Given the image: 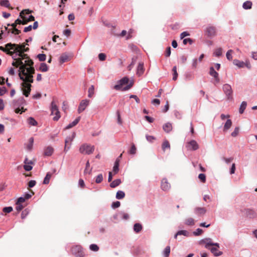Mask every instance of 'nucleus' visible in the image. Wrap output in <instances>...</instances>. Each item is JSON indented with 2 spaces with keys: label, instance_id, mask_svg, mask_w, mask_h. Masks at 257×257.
<instances>
[{
  "label": "nucleus",
  "instance_id": "f257e3e1",
  "mask_svg": "<svg viewBox=\"0 0 257 257\" xmlns=\"http://www.w3.org/2000/svg\"><path fill=\"white\" fill-rule=\"evenodd\" d=\"M29 50L28 48H25V45L16 44L14 48V59L12 64L16 67H19V76L22 83L23 91L24 95L28 97L31 91V83L33 82V74L35 73V69L33 67V61L24 54L25 52Z\"/></svg>",
  "mask_w": 257,
  "mask_h": 257
},
{
  "label": "nucleus",
  "instance_id": "f03ea898",
  "mask_svg": "<svg viewBox=\"0 0 257 257\" xmlns=\"http://www.w3.org/2000/svg\"><path fill=\"white\" fill-rule=\"evenodd\" d=\"M129 79L124 77L117 81V84L113 86V88L118 91H126L129 90L133 86V83L128 84Z\"/></svg>",
  "mask_w": 257,
  "mask_h": 257
},
{
  "label": "nucleus",
  "instance_id": "7ed1b4c3",
  "mask_svg": "<svg viewBox=\"0 0 257 257\" xmlns=\"http://www.w3.org/2000/svg\"><path fill=\"white\" fill-rule=\"evenodd\" d=\"M26 103V101L23 97H20L17 100H13L12 102L13 106L15 109V112L17 113H22L25 112L26 109H24L23 105Z\"/></svg>",
  "mask_w": 257,
  "mask_h": 257
},
{
  "label": "nucleus",
  "instance_id": "20e7f679",
  "mask_svg": "<svg viewBox=\"0 0 257 257\" xmlns=\"http://www.w3.org/2000/svg\"><path fill=\"white\" fill-rule=\"evenodd\" d=\"M95 149L94 146L88 144H83L79 148V152L82 154L90 155Z\"/></svg>",
  "mask_w": 257,
  "mask_h": 257
},
{
  "label": "nucleus",
  "instance_id": "39448f33",
  "mask_svg": "<svg viewBox=\"0 0 257 257\" xmlns=\"http://www.w3.org/2000/svg\"><path fill=\"white\" fill-rule=\"evenodd\" d=\"M51 115H55V116L53 117V119L54 121L58 120L61 117L60 111H59L57 105L53 101L51 102Z\"/></svg>",
  "mask_w": 257,
  "mask_h": 257
},
{
  "label": "nucleus",
  "instance_id": "423d86ee",
  "mask_svg": "<svg viewBox=\"0 0 257 257\" xmlns=\"http://www.w3.org/2000/svg\"><path fill=\"white\" fill-rule=\"evenodd\" d=\"M15 46H16L15 44L8 43L5 45V48L1 46L0 50L13 57V56H14Z\"/></svg>",
  "mask_w": 257,
  "mask_h": 257
},
{
  "label": "nucleus",
  "instance_id": "0eeeda50",
  "mask_svg": "<svg viewBox=\"0 0 257 257\" xmlns=\"http://www.w3.org/2000/svg\"><path fill=\"white\" fill-rule=\"evenodd\" d=\"M200 244H205V247L207 249L210 248V246H215L217 247H219V244L218 243H213L212 240L210 238H205L202 239L199 241Z\"/></svg>",
  "mask_w": 257,
  "mask_h": 257
},
{
  "label": "nucleus",
  "instance_id": "6e6552de",
  "mask_svg": "<svg viewBox=\"0 0 257 257\" xmlns=\"http://www.w3.org/2000/svg\"><path fill=\"white\" fill-rule=\"evenodd\" d=\"M222 89L224 93H225L227 99L232 100V90L230 85L228 84H225L222 86Z\"/></svg>",
  "mask_w": 257,
  "mask_h": 257
},
{
  "label": "nucleus",
  "instance_id": "1a4fd4ad",
  "mask_svg": "<svg viewBox=\"0 0 257 257\" xmlns=\"http://www.w3.org/2000/svg\"><path fill=\"white\" fill-rule=\"evenodd\" d=\"M71 251L73 254L78 257H82L84 255L82 247L80 245H75L72 247Z\"/></svg>",
  "mask_w": 257,
  "mask_h": 257
},
{
  "label": "nucleus",
  "instance_id": "9d476101",
  "mask_svg": "<svg viewBox=\"0 0 257 257\" xmlns=\"http://www.w3.org/2000/svg\"><path fill=\"white\" fill-rule=\"evenodd\" d=\"M75 135H76L75 133L73 132L71 136H67L66 137V138L65 139V147H64V151L66 153L68 151V150L70 149V147H68V148H67V145L68 143H70V145H71V142L73 141V139L75 137Z\"/></svg>",
  "mask_w": 257,
  "mask_h": 257
},
{
  "label": "nucleus",
  "instance_id": "9b49d317",
  "mask_svg": "<svg viewBox=\"0 0 257 257\" xmlns=\"http://www.w3.org/2000/svg\"><path fill=\"white\" fill-rule=\"evenodd\" d=\"M209 74L214 78V84L218 83L220 81L219 74L214 70L213 67H210L209 69Z\"/></svg>",
  "mask_w": 257,
  "mask_h": 257
},
{
  "label": "nucleus",
  "instance_id": "f8f14e48",
  "mask_svg": "<svg viewBox=\"0 0 257 257\" xmlns=\"http://www.w3.org/2000/svg\"><path fill=\"white\" fill-rule=\"evenodd\" d=\"M186 148L188 150L195 151L199 148V146L196 141L191 140L187 143Z\"/></svg>",
  "mask_w": 257,
  "mask_h": 257
},
{
  "label": "nucleus",
  "instance_id": "ddd939ff",
  "mask_svg": "<svg viewBox=\"0 0 257 257\" xmlns=\"http://www.w3.org/2000/svg\"><path fill=\"white\" fill-rule=\"evenodd\" d=\"M89 100L88 99H83L82 100L78 106V113H81L83 111L86 107L89 105Z\"/></svg>",
  "mask_w": 257,
  "mask_h": 257
},
{
  "label": "nucleus",
  "instance_id": "4468645a",
  "mask_svg": "<svg viewBox=\"0 0 257 257\" xmlns=\"http://www.w3.org/2000/svg\"><path fill=\"white\" fill-rule=\"evenodd\" d=\"M206 32L209 37H214L216 35V28L212 26H209L206 28Z\"/></svg>",
  "mask_w": 257,
  "mask_h": 257
},
{
  "label": "nucleus",
  "instance_id": "2eb2a0df",
  "mask_svg": "<svg viewBox=\"0 0 257 257\" xmlns=\"http://www.w3.org/2000/svg\"><path fill=\"white\" fill-rule=\"evenodd\" d=\"M161 189L165 191H167L170 189L171 185L170 183L168 182L166 178H164L162 179L161 182Z\"/></svg>",
  "mask_w": 257,
  "mask_h": 257
},
{
  "label": "nucleus",
  "instance_id": "dca6fc26",
  "mask_svg": "<svg viewBox=\"0 0 257 257\" xmlns=\"http://www.w3.org/2000/svg\"><path fill=\"white\" fill-rule=\"evenodd\" d=\"M24 168L26 171H30L32 169L33 167L32 165L33 164L32 161L29 160L27 158H26L24 160Z\"/></svg>",
  "mask_w": 257,
  "mask_h": 257
},
{
  "label": "nucleus",
  "instance_id": "f3484780",
  "mask_svg": "<svg viewBox=\"0 0 257 257\" xmlns=\"http://www.w3.org/2000/svg\"><path fill=\"white\" fill-rule=\"evenodd\" d=\"M194 213L198 216H202L205 214L206 210L204 207H195L194 209Z\"/></svg>",
  "mask_w": 257,
  "mask_h": 257
},
{
  "label": "nucleus",
  "instance_id": "a211bd4d",
  "mask_svg": "<svg viewBox=\"0 0 257 257\" xmlns=\"http://www.w3.org/2000/svg\"><path fill=\"white\" fill-rule=\"evenodd\" d=\"M54 152V149L52 147L48 146L44 150V155L46 156H50L52 155Z\"/></svg>",
  "mask_w": 257,
  "mask_h": 257
},
{
  "label": "nucleus",
  "instance_id": "6ab92c4d",
  "mask_svg": "<svg viewBox=\"0 0 257 257\" xmlns=\"http://www.w3.org/2000/svg\"><path fill=\"white\" fill-rule=\"evenodd\" d=\"M218 247H212L211 248H209V249L210 250L211 252L216 256L221 255L222 254V252L219 251L218 250Z\"/></svg>",
  "mask_w": 257,
  "mask_h": 257
},
{
  "label": "nucleus",
  "instance_id": "aec40b11",
  "mask_svg": "<svg viewBox=\"0 0 257 257\" xmlns=\"http://www.w3.org/2000/svg\"><path fill=\"white\" fill-rule=\"evenodd\" d=\"M80 117L79 116L76 118L74 121L70 123L68 125H67L65 127L66 129H69L74 126H75L80 121Z\"/></svg>",
  "mask_w": 257,
  "mask_h": 257
},
{
  "label": "nucleus",
  "instance_id": "412c9836",
  "mask_svg": "<svg viewBox=\"0 0 257 257\" xmlns=\"http://www.w3.org/2000/svg\"><path fill=\"white\" fill-rule=\"evenodd\" d=\"M163 130L166 133H169L172 130V124L170 122L166 123L163 126Z\"/></svg>",
  "mask_w": 257,
  "mask_h": 257
},
{
  "label": "nucleus",
  "instance_id": "4be33fe9",
  "mask_svg": "<svg viewBox=\"0 0 257 257\" xmlns=\"http://www.w3.org/2000/svg\"><path fill=\"white\" fill-rule=\"evenodd\" d=\"M252 2L250 1H247L244 2L242 4V8L244 10H249L252 7Z\"/></svg>",
  "mask_w": 257,
  "mask_h": 257
},
{
  "label": "nucleus",
  "instance_id": "5701e85b",
  "mask_svg": "<svg viewBox=\"0 0 257 257\" xmlns=\"http://www.w3.org/2000/svg\"><path fill=\"white\" fill-rule=\"evenodd\" d=\"M69 57L66 54H63L59 58V62L61 64H63L69 60Z\"/></svg>",
  "mask_w": 257,
  "mask_h": 257
},
{
  "label": "nucleus",
  "instance_id": "b1692460",
  "mask_svg": "<svg viewBox=\"0 0 257 257\" xmlns=\"http://www.w3.org/2000/svg\"><path fill=\"white\" fill-rule=\"evenodd\" d=\"M144 72V64H143V63H139V64L138 66L137 74L139 76H141V75H142L143 74Z\"/></svg>",
  "mask_w": 257,
  "mask_h": 257
},
{
  "label": "nucleus",
  "instance_id": "393cba45",
  "mask_svg": "<svg viewBox=\"0 0 257 257\" xmlns=\"http://www.w3.org/2000/svg\"><path fill=\"white\" fill-rule=\"evenodd\" d=\"M231 125H232V121H231V119H228L224 124V125L223 127V131L226 132L227 130H228L230 128Z\"/></svg>",
  "mask_w": 257,
  "mask_h": 257
},
{
  "label": "nucleus",
  "instance_id": "a878e982",
  "mask_svg": "<svg viewBox=\"0 0 257 257\" xmlns=\"http://www.w3.org/2000/svg\"><path fill=\"white\" fill-rule=\"evenodd\" d=\"M121 181L120 179H117L113 180L110 184V186L111 188H114L116 187L119 185L121 183Z\"/></svg>",
  "mask_w": 257,
  "mask_h": 257
},
{
  "label": "nucleus",
  "instance_id": "bb28decb",
  "mask_svg": "<svg viewBox=\"0 0 257 257\" xmlns=\"http://www.w3.org/2000/svg\"><path fill=\"white\" fill-rule=\"evenodd\" d=\"M233 63L234 65L237 66L239 68H243L244 67V62L237 59H234Z\"/></svg>",
  "mask_w": 257,
  "mask_h": 257
},
{
  "label": "nucleus",
  "instance_id": "cd10ccee",
  "mask_svg": "<svg viewBox=\"0 0 257 257\" xmlns=\"http://www.w3.org/2000/svg\"><path fill=\"white\" fill-rule=\"evenodd\" d=\"M183 235L185 236H188L189 235V233L188 231L185 230H182L178 231L177 233L175 235V238H176L178 235Z\"/></svg>",
  "mask_w": 257,
  "mask_h": 257
},
{
  "label": "nucleus",
  "instance_id": "c85d7f7f",
  "mask_svg": "<svg viewBox=\"0 0 257 257\" xmlns=\"http://www.w3.org/2000/svg\"><path fill=\"white\" fill-rule=\"evenodd\" d=\"M142 229V225L138 223H135L134 225V230L136 233H139Z\"/></svg>",
  "mask_w": 257,
  "mask_h": 257
},
{
  "label": "nucleus",
  "instance_id": "c756f323",
  "mask_svg": "<svg viewBox=\"0 0 257 257\" xmlns=\"http://www.w3.org/2000/svg\"><path fill=\"white\" fill-rule=\"evenodd\" d=\"M125 196V193L123 191L119 190L116 192V198L117 199H123Z\"/></svg>",
  "mask_w": 257,
  "mask_h": 257
},
{
  "label": "nucleus",
  "instance_id": "7c9ffc66",
  "mask_svg": "<svg viewBox=\"0 0 257 257\" xmlns=\"http://www.w3.org/2000/svg\"><path fill=\"white\" fill-rule=\"evenodd\" d=\"M247 103L245 101H242L240 105L239 112L240 113H242L246 108Z\"/></svg>",
  "mask_w": 257,
  "mask_h": 257
},
{
  "label": "nucleus",
  "instance_id": "2f4dec72",
  "mask_svg": "<svg viewBox=\"0 0 257 257\" xmlns=\"http://www.w3.org/2000/svg\"><path fill=\"white\" fill-rule=\"evenodd\" d=\"M28 123L32 126H36L37 125V122L36 120L32 117H30L27 119Z\"/></svg>",
  "mask_w": 257,
  "mask_h": 257
},
{
  "label": "nucleus",
  "instance_id": "473e14b6",
  "mask_svg": "<svg viewBox=\"0 0 257 257\" xmlns=\"http://www.w3.org/2000/svg\"><path fill=\"white\" fill-rule=\"evenodd\" d=\"M39 69L42 72H47L48 70V66L46 63H42L40 65Z\"/></svg>",
  "mask_w": 257,
  "mask_h": 257
},
{
  "label": "nucleus",
  "instance_id": "72a5a7b5",
  "mask_svg": "<svg viewBox=\"0 0 257 257\" xmlns=\"http://www.w3.org/2000/svg\"><path fill=\"white\" fill-rule=\"evenodd\" d=\"M170 253V247L167 246L165 247L164 250L163 252V255L164 257H169Z\"/></svg>",
  "mask_w": 257,
  "mask_h": 257
},
{
  "label": "nucleus",
  "instance_id": "f704fd0d",
  "mask_svg": "<svg viewBox=\"0 0 257 257\" xmlns=\"http://www.w3.org/2000/svg\"><path fill=\"white\" fill-rule=\"evenodd\" d=\"M0 5L6 8H9L10 6V4L8 0H1Z\"/></svg>",
  "mask_w": 257,
  "mask_h": 257
},
{
  "label": "nucleus",
  "instance_id": "c9c22d12",
  "mask_svg": "<svg viewBox=\"0 0 257 257\" xmlns=\"http://www.w3.org/2000/svg\"><path fill=\"white\" fill-rule=\"evenodd\" d=\"M185 224L187 225H193L194 224V220L191 217L188 218L185 220Z\"/></svg>",
  "mask_w": 257,
  "mask_h": 257
},
{
  "label": "nucleus",
  "instance_id": "e433bc0d",
  "mask_svg": "<svg viewBox=\"0 0 257 257\" xmlns=\"http://www.w3.org/2000/svg\"><path fill=\"white\" fill-rule=\"evenodd\" d=\"M90 164L89 161H88L86 163V167L84 171V174L88 173V174H90L92 171L91 169H89Z\"/></svg>",
  "mask_w": 257,
  "mask_h": 257
},
{
  "label": "nucleus",
  "instance_id": "4c0bfd02",
  "mask_svg": "<svg viewBox=\"0 0 257 257\" xmlns=\"http://www.w3.org/2000/svg\"><path fill=\"white\" fill-rule=\"evenodd\" d=\"M34 143V139L33 138L31 137L29 140V144L27 146V149L28 150H31L33 147Z\"/></svg>",
  "mask_w": 257,
  "mask_h": 257
},
{
  "label": "nucleus",
  "instance_id": "58836bf2",
  "mask_svg": "<svg viewBox=\"0 0 257 257\" xmlns=\"http://www.w3.org/2000/svg\"><path fill=\"white\" fill-rule=\"evenodd\" d=\"M94 87L93 85H91L88 89V96L90 98L92 97L93 95L94 94Z\"/></svg>",
  "mask_w": 257,
  "mask_h": 257
},
{
  "label": "nucleus",
  "instance_id": "ea45409f",
  "mask_svg": "<svg viewBox=\"0 0 257 257\" xmlns=\"http://www.w3.org/2000/svg\"><path fill=\"white\" fill-rule=\"evenodd\" d=\"M170 145L169 142L167 140L165 141L162 144L163 150L164 151H165L166 149H167V148L170 149Z\"/></svg>",
  "mask_w": 257,
  "mask_h": 257
},
{
  "label": "nucleus",
  "instance_id": "a19ab883",
  "mask_svg": "<svg viewBox=\"0 0 257 257\" xmlns=\"http://www.w3.org/2000/svg\"><path fill=\"white\" fill-rule=\"evenodd\" d=\"M173 71V80H176L177 79L178 73L177 72V67L174 66L172 69Z\"/></svg>",
  "mask_w": 257,
  "mask_h": 257
},
{
  "label": "nucleus",
  "instance_id": "79ce46f5",
  "mask_svg": "<svg viewBox=\"0 0 257 257\" xmlns=\"http://www.w3.org/2000/svg\"><path fill=\"white\" fill-rule=\"evenodd\" d=\"M222 49L221 48L216 49L214 52L213 54L216 57H219L222 55Z\"/></svg>",
  "mask_w": 257,
  "mask_h": 257
},
{
  "label": "nucleus",
  "instance_id": "37998d69",
  "mask_svg": "<svg viewBox=\"0 0 257 257\" xmlns=\"http://www.w3.org/2000/svg\"><path fill=\"white\" fill-rule=\"evenodd\" d=\"M118 167H119V162H118V161L116 160L115 162L114 166L113 167V171L114 172L115 174L117 173L118 170H119Z\"/></svg>",
  "mask_w": 257,
  "mask_h": 257
},
{
  "label": "nucleus",
  "instance_id": "c03bdc74",
  "mask_svg": "<svg viewBox=\"0 0 257 257\" xmlns=\"http://www.w3.org/2000/svg\"><path fill=\"white\" fill-rule=\"evenodd\" d=\"M233 53V50H229L226 54V58L228 60H231L232 59V54Z\"/></svg>",
  "mask_w": 257,
  "mask_h": 257
},
{
  "label": "nucleus",
  "instance_id": "a18cd8bd",
  "mask_svg": "<svg viewBox=\"0 0 257 257\" xmlns=\"http://www.w3.org/2000/svg\"><path fill=\"white\" fill-rule=\"evenodd\" d=\"M51 174H50L49 173H47L44 179L43 183L44 184H48L49 183V181L51 178Z\"/></svg>",
  "mask_w": 257,
  "mask_h": 257
},
{
  "label": "nucleus",
  "instance_id": "49530a36",
  "mask_svg": "<svg viewBox=\"0 0 257 257\" xmlns=\"http://www.w3.org/2000/svg\"><path fill=\"white\" fill-rule=\"evenodd\" d=\"M103 176L102 174H100L98 175L95 178V182L96 183H101L103 180Z\"/></svg>",
  "mask_w": 257,
  "mask_h": 257
},
{
  "label": "nucleus",
  "instance_id": "de8ad7c7",
  "mask_svg": "<svg viewBox=\"0 0 257 257\" xmlns=\"http://www.w3.org/2000/svg\"><path fill=\"white\" fill-rule=\"evenodd\" d=\"M136 147L134 144H133L131 149L128 151V153L131 155H135L136 153Z\"/></svg>",
  "mask_w": 257,
  "mask_h": 257
},
{
  "label": "nucleus",
  "instance_id": "09e8293b",
  "mask_svg": "<svg viewBox=\"0 0 257 257\" xmlns=\"http://www.w3.org/2000/svg\"><path fill=\"white\" fill-rule=\"evenodd\" d=\"M89 248L90 250L94 251H97L99 250V247L97 245L95 244H91L89 246Z\"/></svg>",
  "mask_w": 257,
  "mask_h": 257
},
{
  "label": "nucleus",
  "instance_id": "8fccbe9b",
  "mask_svg": "<svg viewBox=\"0 0 257 257\" xmlns=\"http://www.w3.org/2000/svg\"><path fill=\"white\" fill-rule=\"evenodd\" d=\"M37 57L40 61H44L46 59V56L44 54H40L38 55Z\"/></svg>",
  "mask_w": 257,
  "mask_h": 257
},
{
  "label": "nucleus",
  "instance_id": "3c124183",
  "mask_svg": "<svg viewBox=\"0 0 257 257\" xmlns=\"http://www.w3.org/2000/svg\"><path fill=\"white\" fill-rule=\"evenodd\" d=\"M239 128L238 127H236L235 128H234V130L233 131V132H232L231 135L232 137H236L238 133H239Z\"/></svg>",
  "mask_w": 257,
  "mask_h": 257
},
{
  "label": "nucleus",
  "instance_id": "603ef678",
  "mask_svg": "<svg viewBox=\"0 0 257 257\" xmlns=\"http://www.w3.org/2000/svg\"><path fill=\"white\" fill-rule=\"evenodd\" d=\"M199 179L202 182L205 183L206 181V176L204 174H200L198 176Z\"/></svg>",
  "mask_w": 257,
  "mask_h": 257
},
{
  "label": "nucleus",
  "instance_id": "864d4df0",
  "mask_svg": "<svg viewBox=\"0 0 257 257\" xmlns=\"http://www.w3.org/2000/svg\"><path fill=\"white\" fill-rule=\"evenodd\" d=\"M120 203L119 201H115V202H113L112 204H111V207L112 208H118L120 206Z\"/></svg>",
  "mask_w": 257,
  "mask_h": 257
},
{
  "label": "nucleus",
  "instance_id": "5fc2aeb1",
  "mask_svg": "<svg viewBox=\"0 0 257 257\" xmlns=\"http://www.w3.org/2000/svg\"><path fill=\"white\" fill-rule=\"evenodd\" d=\"M203 232V230L200 228H197L195 231L193 232V234L195 236H198L201 234Z\"/></svg>",
  "mask_w": 257,
  "mask_h": 257
},
{
  "label": "nucleus",
  "instance_id": "6e6d98bb",
  "mask_svg": "<svg viewBox=\"0 0 257 257\" xmlns=\"http://www.w3.org/2000/svg\"><path fill=\"white\" fill-rule=\"evenodd\" d=\"M146 138L147 140L150 143H152L155 140V138L154 137L148 135L146 136Z\"/></svg>",
  "mask_w": 257,
  "mask_h": 257
},
{
  "label": "nucleus",
  "instance_id": "4d7b16f0",
  "mask_svg": "<svg viewBox=\"0 0 257 257\" xmlns=\"http://www.w3.org/2000/svg\"><path fill=\"white\" fill-rule=\"evenodd\" d=\"M24 206L23 205H22V204L18 203L17 202L16 203V209L18 211L22 210L24 208Z\"/></svg>",
  "mask_w": 257,
  "mask_h": 257
},
{
  "label": "nucleus",
  "instance_id": "13d9d810",
  "mask_svg": "<svg viewBox=\"0 0 257 257\" xmlns=\"http://www.w3.org/2000/svg\"><path fill=\"white\" fill-rule=\"evenodd\" d=\"M13 210V208L11 206L4 207L3 211L5 213H10Z\"/></svg>",
  "mask_w": 257,
  "mask_h": 257
},
{
  "label": "nucleus",
  "instance_id": "bf43d9fd",
  "mask_svg": "<svg viewBox=\"0 0 257 257\" xmlns=\"http://www.w3.org/2000/svg\"><path fill=\"white\" fill-rule=\"evenodd\" d=\"M116 115L117 117V123L120 125L122 124V121L121 120L120 115L118 111H117Z\"/></svg>",
  "mask_w": 257,
  "mask_h": 257
},
{
  "label": "nucleus",
  "instance_id": "052dcab7",
  "mask_svg": "<svg viewBox=\"0 0 257 257\" xmlns=\"http://www.w3.org/2000/svg\"><path fill=\"white\" fill-rule=\"evenodd\" d=\"M7 92V90L5 87H0V96L3 95Z\"/></svg>",
  "mask_w": 257,
  "mask_h": 257
},
{
  "label": "nucleus",
  "instance_id": "680f3d73",
  "mask_svg": "<svg viewBox=\"0 0 257 257\" xmlns=\"http://www.w3.org/2000/svg\"><path fill=\"white\" fill-rule=\"evenodd\" d=\"M98 58L100 61H104L106 59V55L104 53H100L98 55Z\"/></svg>",
  "mask_w": 257,
  "mask_h": 257
},
{
  "label": "nucleus",
  "instance_id": "e2e57ef3",
  "mask_svg": "<svg viewBox=\"0 0 257 257\" xmlns=\"http://www.w3.org/2000/svg\"><path fill=\"white\" fill-rule=\"evenodd\" d=\"M197 60L196 58L193 59L192 60V68L193 69H195L197 67Z\"/></svg>",
  "mask_w": 257,
  "mask_h": 257
},
{
  "label": "nucleus",
  "instance_id": "0e129e2a",
  "mask_svg": "<svg viewBox=\"0 0 257 257\" xmlns=\"http://www.w3.org/2000/svg\"><path fill=\"white\" fill-rule=\"evenodd\" d=\"M244 66L247 68L248 69H250L251 68V65L250 63V62L248 60H245V62H244Z\"/></svg>",
  "mask_w": 257,
  "mask_h": 257
},
{
  "label": "nucleus",
  "instance_id": "69168bd1",
  "mask_svg": "<svg viewBox=\"0 0 257 257\" xmlns=\"http://www.w3.org/2000/svg\"><path fill=\"white\" fill-rule=\"evenodd\" d=\"M171 48L170 47H168L167 48V49L166 51V53H165L166 57H168L170 56L171 53Z\"/></svg>",
  "mask_w": 257,
  "mask_h": 257
},
{
  "label": "nucleus",
  "instance_id": "338daca9",
  "mask_svg": "<svg viewBox=\"0 0 257 257\" xmlns=\"http://www.w3.org/2000/svg\"><path fill=\"white\" fill-rule=\"evenodd\" d=\"M36 184V181H35V180H31V181H29V182L28 183L29 187V188H32V187H33L34 186H35Z\"/></svg>",
  "mask_w": 257,
  "mask_h": 257
},
{
  "label": "nucleus",
  "instance_id": "774afa93",
  "mask_svg": "<svg viewBox=\"0 0 257 257\" xmlns=\"http://www.w3.org/2000/svg\"><path fill=\"white\" fill-rule=\"evenodd\" d=\"M251 54V58L255 60H257V52H252Z\"/></svg>",
  "mask_w": 257,
  "mask_h": 257
}]
</instances>
